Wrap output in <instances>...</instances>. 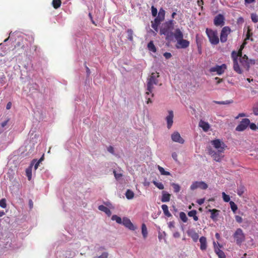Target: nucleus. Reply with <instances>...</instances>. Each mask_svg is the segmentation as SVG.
I'll use <instances>...</instances> for the list:
<instances>
[{"instance_id": "obj_27", "label": "nucleus", "mask_w": 258, "mask_h": 258, "mask_svg": "<svg viewBox=\"0 0 258 258\" xmlns=\"http://www.w3.org/2000/svg\"><path fill=\"white\" fill-rule=\"evenodd\" d=\"M162 209L164 212V214L167 216L168 217H170L171 216V214L169 212L168 210V207L166 205H163L161 206Z\"/></svg>"}, {"instance_id": "obj_16", "label": "nucleus", "mask_w": 258, "mask_h": 258, "mask_svg": "<svg viewBox=\"0 0 258 258\" xmlns=\"http://www.w3.org/2000/svg\"><path fill=\"white\" fill-rule=\"evenodd\" d=\"M211 213L210 218L213 220L215 221L217 220L220 213V211L217 209H209L208 210Z\"/></svg>"}, {"instance_id": "obj_37", "label": "nucleus", "mask_w": 258, "mask_h": 258, "mask_svg": "<svg viewBox=\"0 0 258 258\" xmlns=\"http://www.w3.org/2000/svg\"><path fill=\"white\" fill-rule=\"evenodd\" d=\"M252 33L251 32V30L248 27L247 29L245 41H246L247 40L249 39H250L251 41H253V39L252 38H250V37L252 36Z\"/></svg>"}, {"instance_id": "obj_29", "label": "nucleus", "mask_w": 258, "mask_h": 258, "mask_svg": "<svg viewBox=\"0 0 258 258\" xmlns=\"http://www.w3.org/2000/svg\"><path fill=\"white\" fill-rule=\"evenodd\" d=\"M188 234L190 237H191V238L195 242H197L198 239H199L198 234L195 231L188 233Z\"/></svg>"}, {"instance_id": "obj_56", "label": "nucleus", "mask_w": 258, "mask_h": 258, "mask_svg": "<svg viewBox=\"0 0 258 258\" xmlns=\"http://www.w3.org/2000/svg\"><path fill=\"white\" fill-rule=\"evenodd\" d=\"M172 157L175 161H177V154L176 153H173L172 154Z\"/></svg>"}, {"instance_id": "obj_62", "label": "nucleus", "mask_w": 258, "mask_h": 258, "mask_svg": "<svg viewBox=\"0 0 258 258\" xmlns=\"http://www.w3.org/2000/svg\"><path fill=\"white\" fill-rule=\"evenodd\" d=\"M244 116H245V114H244V113H239L238 115V116L235 117V118L238 119L239 117H244Z\"/></svg>"}, {"instance_id": "obj_58", "label": "nucleus", "mask_w": 258, "mask_h": 258, "mask_svg": "<svg viewBox=\"0 0 258 258\" xmlns=\"http://www.w3.org/2000/svg\"><path fill=\"white\" fill-rule=\"evenodd\" d=\"M168 227L170 229L174 228V222L173 221L169 222V223H168Z\"/></svg>"}, {"instance_id": "obj_61", "label": "nucleus", "mask_w": 258, "mask_h": 258, "mask_svg": "<svg viewBox=\"0 0 258 258\" xmlns=\"http://www.w3.org/2000/svg\"><path fill=\"white\" fill-rule=\"evenodd\" d=\"M11 107H12L11 102H8L6 106L7 109H8V110L10 109L11 108Z\"/></svg>"}, {"instance_id": "obj_34", "label": "nucleus", "mask_w": 258, "mask_h": 258, "mask_svg": "<svg viewBox=\"0 0 258 258\" xmlns=\"http://www.w3.org/2000/svg\"><path fill=\"white\" fill-rule=\"evenodd\" d=\"M157 168L161 175H170V172L168 171H165L164 169L162 167H161L159 165H158Z\"/></svg>"}, {"instance_id": "obj_25", "label": "nucleus", "mask_w": 258, "mask_h": 258, "mask_svg": "<svg viewBox=\"0 0 258 258\" xmlns=\"http://www.w3.org/2000/svg\"><path fill=\"white\" fill-rule=\"evenodd\" d=\"M170 195L164 191L163 192L161 201L162 202H168L170 201Z\"/></svg>"}, {"instance_id": "obj_38", "label": "nucleus", "mask_w": 258, "mask_h": 258, "mask_svg": "<svg viewBox=\"0 0 258 258\" xmlns=\"http://www.w3.org/2000/svg\"><path fill=\"white\" fill-rule=\"evenodd\" d=\"M171 185L173 187L174 191L175 192L177 193L180 191V186L178 184H176L175 183H171Z\"/></svg>"}, {"instance_id": "obj_5", "label": "nucleus", "mask_w": 258, "mask_h": 258, "mask_svg": "<svg viewBox=\"0 0 258 258\" xmlns=\"http://www.w3.org/2000/svg\"><path fill=\"white\" fill-rule=\"evenodd\" d=\"M233 236L236 244L238 245H241L245 239V234L241 228H237L234 233Z\"/></svg>"}, {"instance_id": "obj_33", "label": "nucleus", "mask_w": 258, "mask_h": 258, "mask_svg": "<svg viewBox=\"0 0 258 258\" xmlns=\"http://www.w3.org/2000/svg\"><path fill=\"white\" fill-rule=\"evenodd\" d=\"M125 196L128 200L132 199L134 197V193L132 190L127 189L125 193Z\"/></svg>"}, {"instance_id": "obj_19", "label": "nucleus", "mask_w": 258, "mask_h": 258, "mask_svg": "<svg viewBox=\"0 0 258 258\" xmlns=\"http://www.w3.org/2000/svg\"><path fill=\"white\" fill-rule=\"evenodd\" d=\"M240 62L242 66L249 67L248 59L246 55L244 54L240 57Z\"/></svg>"}, {"instance_id": "obj_9", "label": "nucleus", "mask_w": 258, "mask_h": 258, "mask_svg": "<svg viewBox=\"0 0 258 258\" xmlns=\"http://www.w3.org/2000/svg\"><path fill=\"white\" fill-rule=\"evenodd\" d=\"M250 123V120L248 118H244L240 122L239 124L236 126L235 130L238 132L244 131Z\"/></svg>"}, {"instance_id": "obj_49", "label": "nucleus", "mask_w": 258, "mask_h": 258, "mask_svg": "<svg viewBox=\"0 0 258 258\" xmlns=\"http://www.w3.org/2000/svg\"><path fill=\"white\" fill-rule=\"evenodd\" d=\"M114 175L116 179H118L121 178L122 176L121 173H117L115 170L113 171Z\"/></svg>"}, {"instance_id": "obj_15", "label": "nucleus", "mask_w": 258, "mask_h": 258, "mask_svg": "<svg viewBox=\"0 0 258 258\" xmlns=\"http://www.w3.org/2000/svg\"><path fill=\"white\" fill-rule=\"evenodd\" d=\"M169 114L166 117L168 128H170L173 124V112L172 110L169 111Z\"/></svg>"}, {"instance_id": "obj_10", "label": "nucleus", "mask_w": 258, "mask_h": 258, "mask_svg": "<svg viewBox=\"0 0 258 258\" xmlns=\"http://www.w3.org/2000/svg\"><path fill=\"white\" fill-rule=\"evenodd\" d=\"M208 187V184L204 181H195L192 183L190 188L191 190H195L198 188L206 189Z\"/></svg>"}, {"instance_id": "obj_39", "label": "nucleus", "mask_w": 258, "mask_h": 258, "mask_svg": "<svg viewBox=\"0 0 258 258\" xmlns=\"http://www.w3.org/2000/svg\"><path fill=\"white\" fill-rule=\"evenodd\" d=\"M153 183L159 189H163L164 188V185L161 182L153 181Z\"/></svg>"}, {"instance_id": "obj_11", "label": "nucleus", "mask_w": 258, "mask_h": 258, "mask_svg": "<svg viewBox=\"0 0 258 258\" xmlns=\"http://www.w3.org/2000/svg\"><path fill=\"white\" fill-rule=\"evenodd\" d=\"M224 17L222 14L217 15L214 20V25L216 26H222L224 24Z\"/></svg>"}, {"instance_id": "obj_45", "label": "nucleus", "mask_w": 258, "mask_h": 258, "mask_svg": "<svg viewBox=\"0 0 258 258\" xmlns=\"http://www.w3.org/2000/svg\"><path fill=\"white\" fill-rule=\"evenodd\" d=\"M222 197L224 201L225 202H228L230 200L229 196L226 195L224 192H222Z\"/></svg>"}, {"instance_id": "obj_13", "label": "nucleus", "mask_w": 258, "mask_h": 258, "mask_svg": "<svg viewBox=\"0 0 258 258\" xmlns=\"http://www.w3.org/2000/svg\"><path fill=\"white\" fill-rule=\"evenodd\" d=\"M189 45V42L185 39H182L178 40L176 44V47L179 48H186Z\"/></svg>"}, {"instance_id": "obj_53", "label": "nucleus", "mask_w": 258, "mask_h": 258, "mask_svg": "<svg viewBox=\"0 0 258 258\" xmlns=\"http://www.w3.org/2000/svg\"><path fill=\"white\" fill-rule=\"evenodd\" d=\"M108 255L107 252H104L101 255L99 256L98 258H107Z\"/></svg>"}, {"instance_id": "obj_24", "label": "nucleus", "mask_w": 258, "mask_h": 258, "mask_svg": "<svg viewBox=\"0 0 258 258\" xmlns=\"http://www.w3.org/2000/svg\"><path fill=\"white\" fill-rule=\"evenodd\" d=\"M197 212L195 210H191L188 212V216L189 217H192L194 220L195 221H197L199 220L198 217L197 216Z\"/></svg>"}, {"instance_id": "obj_36", "label": "nucleus", "mask_w": 258, "mask_h": 258, "mask_svg": "<svg viewBox=\"0 0 258 258\" xmlns=\"http://www.w3.org/2000/svg\"><path fill=\"white\" fill-rule=\"evenodd\" d=\"M179 217L183 222H184V223L187 222V221L188 220V218H187L186 214H185V213H184L183 212H180L179 213Z\"/></svg>"}, {"instance_id": "obj_21", "label": "nucleus", "mask_w": 258, "mask_h": 258, "mask_svg": "<svg viewBox=\"0 0 258 258\" xmlns=\"http://www.w3.org/2000/svg\"><path fill=\"white\" fill-rule=\"evenodd\" d=\"M162 21H160V19H159L157 18H156L153 22H152V27L156 31H158V28L160 24Z\"/></svg>"}, {"instance_id": "obj_41", "label": "nucleus", "mask_w": 258, "mask_h": 258, "mask_svg": "<svg viewBox=\"0 0 258 258\" xmlns=\"http://www.w3.org/2000/svg\"><path fill=\"white\" fill-rule=\"evenodd\" d=\"M127 38L130 41L133 40V31L132 29H127Z\"/></svg>"}, {"instance_id": "obj_8", "label": "nucleus", "mask_w": 258, "mask_h": 258, "mask_svg": "<svg viewBox=\"0 0 258 258\" xmlns=\"http://www.w3.org/2000/svg\"><path fill=\"white\" fill-rule=\"evenodd\" d=\"M227 69V66L225 64H222L221 66L216 65L215 67H212L210 69V72L211 73L216 72L218 75L223 74Z\"/></svg>"}, {"instance_id": "obj_28", "label": "nucleus", "mask_w": 258, "mask_h": 258, "mask_svg": "<svg viewBox=\"0 0 258 258\" xmlns=\"http://www.w3.org/2000/svg\"><path fill=\"white\" fill-rule=\"evenodd\" d=\"M148 48L150 51H151L153 52H156L157 51L156 48L152 41H151L148 43Z\"/></svg>"}, {"instance_id": "obj_18", "label": "nucleus", "mask_w": 258, "mask_h": 258, "mask_svg": "<svg viewBox=\"0 0 258 258\" xmlns=\"http://www.w3.org/2000/svg\"><path fill=\"white\" fill-rule=\"evenodd\" d=\"M199 126L202 128L203 130L207 132H208L210 127V124L208 122H206L203 120H201L199 122Z\"/></svg>"}, {"instance_id": "obj_46", "label": "nucleus", "mask_w": 258, "mask_h": 258, "mask_svg": "<svg viewBox=\"0 0 258 258\" xmlns=\"http://www.w3.org/2000/svg\"><path fill=\"white\" fill-rule=\"evenodd\" d=\"M0 207L2 208H6L7 207L6 200L5 199H2L0 200Z\"/></svg>"}, {"instance_id": "obj_48", "label": "nucleus", "mask_w": 258, "mask_h": 258, "mask_svg": "<svg viewBox=\"0 0 258 258\" xmlns=\"http://www.w3.org/2000/svg\"><path fill=\"white\" fill-rule=\"evenodd\" d=\"M10 118L8 117L7 118V119L4 121H3L1 123V126L2 128H4L7 125V124H8L9 122L10 121Z\"/></svg>"}, {"instance_id": "obj_57", "label": "nucleus", "mask_w": 258, "mask_h": 258, "mask_svg": "<svg viewBox=\"0 0 258 258\" xmlns=\"http://www.w3.org/2000/svg\"><path fill=\"white\" fill-rule=\"evenodd\" d=\"M173 236L174 238H179L180 236V234L179 232L176 231L173 233Z\"/></svg>"}, {"instance_id": "obj_14", "label": "nucleus", "mask_w": 258, "mask_h": 258, "mask_svg": "<svg viewBox=\"0 0 258 258\" xmlns=\"http://www.w3.org/2000/svg\"><path fill=\"white\" fill-rule=\"evenodd\" d=\"M122 224L130 230H135L136 229V227L133 225L131 220L126 217L123 218Z\"/></svg>"}, {"instance_id": "obj_59", "label": "nucleus", "mask_w": 258, "mask_h": 258, "mask_svg": "<svg viewBox=\"0 0 258 258\" xmlns=\"http://www.w3.org/2000/svg\"><path fill=\"white\" fill-rule=\"evenodd\" d=\"M215 79L216 80H217V84H219L221 83V82H223V79H220V78H218V77H216V78H215Z\"/></svg>"}, {"instance_id": "obj_51", "label": "nucleus", "mask_w": 258, "mask_h": 258, "mask_svg": "<svg viewBox=\"0 0 258 258\" xmlns=\"http://www.w3.org/2000/svg\"><path fill=\"white\" fill-rule=\"evenodd\" d=\"M248 125H249L250 129H251L252 130H255L257 128L256 125L254 123L250 122Z\"/></svg>"}, {"instance_id": "obj_22", "label": "nucleus", "mask_w": 258, "mask_h": 258, "mask_svg": "<svg viewBox=\"0 0 258 258\" xmlns=\"http://www.w3.org/2000/svg\"><path fill=\"white\" fill-rule=\"evenodd\" d=\"M98 209L102 212H104L108 216H110L111 215L110 210L104 205H100L98 207Z\"/></svg>"}, {"instance_id": "obj_35", "label": "nucleus", "mask_w": 258, "mask_h": 258, "mask_svg": "<svg viewBox=\"0 0 258 258\" xmlns=\"http://www.w3.org/2000/svg\"><path fill=\"white\" fill-rule=\"evenodd\" d=\"M214 102L217 104H220V105H227L231 104L233 102V101L232 100H226L224 101H214Z\"/></svg>"}, {"instance_id": "obj_52", "label": "nucleus", "mask_w": 258, "mask_h": 258, "mask_svg": "<svg viewBox=\"0 0 258 258\" xmlns=\"http://www.w3.org/2000/svg\"><path fill=\"white\" fill-rule=\"evenodd\" d=\"M163 55L166 59H169L172 56V55L170 52H165L163 54Z\"/></svg>"}, {"instance_id": "obj_42", "label": "nucleus", "mask_w": 258, "mask_h": 258, "mask_svg": "<svg viewBox=\"0 0 258 258\" xmlns=\"http://www.w3.org/2000/svg\"><path fill=\"white\" fill-rule=\"evenodd\" d=\"M111 219L113 221H115L118 224H120L122 223L121 218L117 216V215H113L111 217Z\"/></svg>"}, {"instance_id": "obj_60", "label": "nucleus", "mask_w": 258, "mask_h": 258, "mask_svg": "<svg viewBox=\"0 0 258 258\" xmlns=\"http://www.w3.org/2000/svg\"><path fill=\"white\" fill-rule=\"evenodd\" d=\"M204 201H205V199H200V200H199L198 201V203L200 205H202L204 203Z\"/></svg>"}, {"instance_id": "obj_47", "label": "nucleus", "mask_w": 258, "mask_h": 258, "mask_svg": "<svg viewBox=\"0 0 258 258\" xmlns=\"http://www.w3.org/2000/svg\"><path fill=\"white\" fill-rule=\"evenodd\" d=\"M152 15L153 17H156L157 14V9L154 6L151 7Z\"/></svg>"}, {"instance_id": "obj_31", "label": "nucleus", "mask_w": 258, "mask_h": 258, "mask_svg": "<svg viewBox=\"0 0 258 258\" xmlns=\"http://www.w3.org/2000/svg\"><path fill=\"white\" fill-rule=\"evenodd\" d=\"M61 4V0H53L52 2V6L55 9H57L59 8L60 7Z\"/></svg>"}, {"instance_id": "obj_44", "label": "nucleus", "mask_w": 258, "mask_h": 258, "mask_svg": "<svg viewBox=\"0 0 258 258\" xmlns=\"http://www.w3.org/2000/svg\"><path fill=\"white\" fill-rule=\"evenodd\" d=\"M251 19L253 23H257L258 22V15L255 13H252L251 14Z\"/></svg>"}, {"instance_id": "obj_43", "label": "nucleus", "mask_w": 258, "mask_h": 258, "mask_svg": "<svg viewBox=\"0 0 258 258\" xmlns=\"http://www.w3.org/2000/svg\"><path fill=\"white\" fill-rule=\"evenodd\" d=\"M253 113L255 115H258V102L255 103L252 107Z\"/></svg>"}, {"instance_id": "obj_32", "label": "nucleus", "mask_w": 258, "mask_h": 258, "mask_svg": "<svg viewBox=\"0 0 258 258\" xmlns=\"http://www.w3.org/2000/svg\"><path fill=\"white\" fill-rule=\"evenodd\" d=\"M32 164L26 170V174L29 180H30L32 177Z\"/></svg>"}, {"instance_id": "obj_54", "label": "nucleus", "mask_w": 258, "mask_h": 258, "mask_svg": "<svg viewBox=\"0 0 258 258\" xmlns=\"http://www.w3.org/2000/svg\"><path fill=\"white\" fill-rule=\"evenodd\" d=\"M107 150L110 153L113 154V153H114V149L112 146H109L107 148Z\"/></svg>"}, {"instance_id": "obj_3", "label": "nucleus", "mask_w": 258, "mask_h": 258, "mask_svg": "<svg viewBox=\"0 0 258 258\" xmlns=\"http://www.w3.org/2000/svg\"><path fill=\"white\" fill-rule=\"evenodd\" d=\"M159 77V74L157 72L152 73L150 76H149L147 79V92L146 94L149 95L152 93L154 85H157L158 84V78Z\"/></svg>"}, {"instance_id": "obj_55", "label": "nucleus", "mask_w": 258, "mask_h": 258, "mask_svg": "<svg viewBox=\"0 0 258 258\" xmlns=\"http://www.w3.org/2000/svg\"><path fill=\"white\" fill-rule=\"evenodd\" d=\"M242 47H240L239 50L237 52L236 51V53L239 57L242 56Z\"/></svg>"}, {"instance_id": "obj_63", "label": "nucleus", "mask_w": 258, "mask_h": 258, "mask_svg": "<svg viewBox=\"0 0 258 258\" xmlns=\"http://www.w3.org/2000/svg\"><path fill=\"white\" fill-rule=\"evenodd\" d=\"M243 193V190H242V189H238V191H237V194L241 196Z\"/></svg>"}, {"instance_id": "obj_40", "label": "nucleus", "mask_w": 258, "mask_h": 258, "mask_svg": "<svg viewBox=\"0 0 258 258\" xmlns=\"http://www.w3.org/2000/svg\"><path fill=\"white\" fill-rule=\"evenodd\" d=\"M229 204H230V208L231 209V210L234 213H235L236 210H237V205L233 201H230Z\"/></svg>"}, {"instance_id": "obj_30", "label": "nucleus", "mask_w": 258, "mask_h": 258, "mask_svg": "<svg viewBox=\"0 0 258 258\" xmlns=\"http://www.w3.org/2000/svg\"><path fill=\"white\" fill-rule=\"evenodd\" d=\"M142 233L144 238H146L148 235L147 228L145 224L143 223L142 225Z\"/></svg>"}, {"instance_id": "obj_2", "label": "nucleus", "mask_w": 258, "mask_h": 258, "mask_svg": "<svg viewBox=\"0 0 258 258\" xmlns=\"http://www.w3.org/2000/svg\"><path fill=\"white\" fill-rule=\"evenodd\" d=\"M173 27V20H170L164 23L160 28V33L161 35L166 36V39H168L173 35L171 32Z\"/></svg>"}, {"instance_id": "obj_23", "label": "nucleus", "mask_w": 258, "mask_h": 258, "mask_svg": "<svg viewBox=\"0 0 258 258\" xmlns=\"http://www.w3.org/2000/svg\"><path fill=\"white\" fill-rule=\"evenodd\" d=\"M215 252L219 258H226L224 252L218 247H215Z\"/></svg>"}, {"instance_id": "obj_1", "label": "nucleus", "mask_w": 258, "mask_h": 258, "mask_svg": "<svg viewBox=\"0 0 258 258\" xmlns=\"http://www.w3.org/2000/svg\"><path fill=\"white\" fill-rule=\"evenodd\" d=\"M211 143L214 148L217 150V151L213 150L210 147H208L207 150L209 154L211 156L215 161L220 162L224 157L223 153L224 152L226 146L223 142L221 141L220 139L212 140L211 141Z\"/></svg>"}, {"instance_id": "obj_26", "label": "nucleus", "mask_w": 258, "mask_h": 258, "mask_svg": "<svg viewBox=\"0 0 258 258\" xmlns=\"http://www.w3.org/2000/svg\"><path fill=\"white\" fill-rule=\"evenodd\" d=\"M165 11L163 8H161L159 10L158 16L156 17L160 20V21H163L165 19Z\"/></svg>"}, {"instance_id": "obj_64", "label": "nucleus", "mask_w": 258, "mask_h": 258, "mask_svg": "<svg viewBox=\"0 0 258 258\" xmlns=\"http://www.w3.org/2000/svg\"><path fill=\"white\" fill-rule=\"evenodd\" d=\"M39 164H40L39 162H38V161L35 163V164L34 165V169L35 170H36L38 168V167L39 165Z\"/></svg>"}, {"instance_id": "obj_7", "label": "nucleus", "mask_w": 258, "mask_h": 258, "mask_svg": "<svg viewBox=\"0 0 258 258\" xmlns=\"http://www.w3.org/2000/svg\"><path fill=\"white\" fill-rule=\"evenodd\" d=\"M231 29L228 26L224 27L221 31L220 33V41L222 43L226 42L227 40L228 35L230 33Z\"/></svg>"}, {"instance_id": "obj_4", "label": "nucleus", "mask_w": 258, "mask_h": 258, "mask_svg": "<svg viewBox=\"0 0 258 258\" xmlns=\"http://www.w3.org/2000/svg\"><path fill=\"white\" fill-rule=\"evenodd\" d=\"M206 32L209 39V41L212 44L217 45L219 43V38L216 31L207 28Z\"/></svg>"}, {"instance_id": "obj_6", "label": "nucleus", "mask_w": 258, "mask_h": 258, "mask_svg": "<svg viewBox=\"0 0 258 258\" xmlns=\"http://www.w3.org/2000/svg\"><path fill=\"white\" fill-rule=\"evenodd\" d=\"M239 56L236 53V51L233 50L231 53V57L233 61V69L238 74H241L242 73L238 63V57Z\"/></svg>"}, {"instance_id": "obj_20", "label": "nucleus", "mask_w": 258, "mask_h": 258, "mask_svg": "<svg viewBox=\"0 0 258 258\" xmlns=\"http://www.w3.org/2000/svg\"><path fill=\"white\" fill-rule=\"evenodd\" d=\"M174 36L175 39H176L177 42L178 40L183 39V34L179 28H177L175 30V32L174 33Z\"/></svg>"}, {"instance_id": "obj_17", "label": "nucleus", "mask_w": 258, "mask_h": 258, "mask_svg": "<svg viewBox=\"0 0 258 258\" xmlns=\"http://www.w3.org/2000/svg\"><path fill=\"white\" fill-rule=\"evenodd\" d=\"M200 242V249L202 250H205L207 247V238L204 236H202L199 239Z\"/></svg>"}, {"instance_id": "obj_50", "label": "nucleus", "mask_w": 258, "mask_h": 258, "mask_svg": "<svg viewBox=\"0 0 258 258\" xmlns=\"http://www.w3.org/2000/svg\"><path fill=\"white\" fill-rule=\"evenodd\" d=\"M235 220L236 221V222H238V223H242V218H241V217H240L238 215H236L235 216Z\"/></svg>"}, {"instance_id": "obj_12", "label": "nucleus", "mask_w": 258, "mask_h": 258, "mask_svg": "<svg viewBox=\"0 0 258 258\" xmlns=\"http://www.w3.org/2000/svg\"><path fill=\"white\" fill-rule=\"evenodd\" d=\"M171 139L173 142L181 144L184 143V140L181 137L180 134L177 132H174L171 135Z\"/></svg>"}]
</instances>
